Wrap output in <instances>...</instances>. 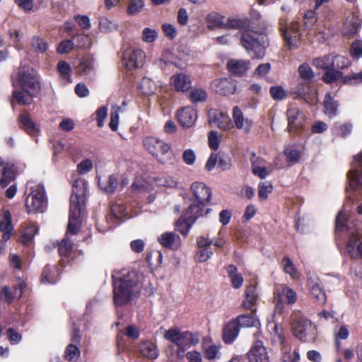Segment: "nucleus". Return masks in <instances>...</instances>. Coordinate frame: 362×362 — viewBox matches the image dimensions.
Wrapping results in <instances>:
<instances>
[{
    "mask_svg": "<svg viewBox=\"0 0 362 362\" xmlns=\"http://www.w3.org/2000/svg\"><path fill=\"white\" fill-rule=\"evenodd\" d=\"M207 96L206 91L202 88H192L189 95V100L193 103L204 102L206 100Z\"/></svg>",
    "mask_w": 362,
    "mask_h": 362,
    "instance_id": "45",
    "label": "nucleus"
},
{
    "mask_svg": "<svg viewBox=\"0 0 362 362\" xmlns=\"http://www.w3.org/2000/svg\"><path fill=\"white\" fill-rule=\"evenodd\" d=\"M26 188L30 189L25 199L27 212L28 214L45 212L47 207V198L43 184H35L33 181H29L27 182Z\"/></svg>",
    "mask_w": 362,
    "mask_h": 362,
    "instance_id": "5",
    "label": "nucleus"
},
{
    "mask_svg": "<svg viewBox=\"0 0 362 362\" xmlns=\"http://www.w3.org/2000/svg\"><path fill=\"white\" fill-rule=\"evenodd\" d=\"M307 286L313 294H325L321 281L315 272H306Z\"/></svg>",
    "mask_w": 362,
    "mask_h": 362,
    "instance_id": "25",
    "label": "nucleus"
},
{
    "mask_svg": "<svg viewBox=\"0 0 362 362\" xmlns=\"http://www.w3.org/2000/svg\"><path fill=\"white\" fill-rule=\"evenodd\" d=\"M97 178L98 186L102 190L108 194L115 192L117 185V178L115 175H110L107 180H102L100 177H97Z\"/></svg>",
    "mask_w": 362,
    "mask_h": 362,
    "instance_id": "35",
    "label": "nucleus"
},
{
    "mask_svg": "<svg viewBox=\"0 0 362 362\" xmlns=\"http://www.w3.org/2000/svg\"><path fill=\"white\" fill-rule=\"evenodd\" d=\"M13 100L19 105H28L33 103V97L40 88L37 72L32 66L23 65L20 67L18 76L13 80Z\"/></svg>",
    "mask_w": 362,
    "mask_h": 362,
    "instance_id": "1",
    "label": "nucleus"
},
{
    "mask_svg": "<svg viewBox=\"0 0 362 362\" xmlns=\"http://www.w3.org/2000/svg\"><path fill=\"white\" fill-rule=\"evenodd\" d=\"M293 335L302 341H306L307 337L315 335L316 329L310 320L303 317H298L291 323Z\"/></svg>",
    "mask_w": 362,
    "mask_h": 362,
    "instance_id": "8",
    "label": "nucleus"
},
{
    "mask_svg": "<svg viewBox=\"0 0 362 362\" xmlns=\"http://www.w3.org/2000/svg\"><path fill=\"white\" fill-rule=\"evenodd\" d=\"M333 68L337 70H341L349 65V60L341 55H334L333 54Z\"/></svg>",
    "mask_w": 362,
    "mask_h": 362,
    "instance_id": "56",
    "label": "nucleus"
},
{
    "mask_svg": "<svg viewBox=\"0 0 362 362\" xmlns=\"http://www.w3.org/2000/svg\"><path fill=\"white\" fill-rule=\"evenodd\" d=\"M240 331L239 326L236 320L228 322L223 329V340L226 344L232 343L237 337Z\"/></svg>",
    "mask_w": 362,
    "mask_h": 362,
    "instance_id": "26",
    "label": "nucleus"
},
{
    "mask_svg": "<svg viewBox=\"0 0 362 362\" xmlns=\"http://www.w3.org/2000/svg\"><path fill=\"white\" fill-rule=\"evenodd\" d=\"M269 92L272 98L275 100H282L286 96L285 90L281 86H272Z\"/></svg>",
    "mask_w": 362,
    "mask_h": 362,
    "instance_id": "64",
    "label": "nucleus"
},
{
    "mask_svg": "<svg viewBox=\"0 0 362 362\" xmlns=\"http://www.w3.org/2000/svg\"><path fill=\"white\" fill-rule=\"evenodd\" d=\"M281 266L286 274H288L293 280H298L300 277V274L288 257H285L281 260Z\"/></svg>",
    "mask_w": 362,
    "mask_h": 362,
    "instance_id": "32",
    "label": "nucleus"
},
{
    "mask_svg": "<svg viewBox=\"0 0 362 362\" xmlns=\"http://www.w3.org/2000/svg\"><path fill=\"white\" fill-rule=\"evenodd\" d=\"M209 123L211 124H217L218 127L220 129L223 130H227L230 129L232 124L228 117H223L221 113H214V115H211L210 113V119Z\"/></svg>",
    "mask_w": 362,
    "mask_h": 362,
    "instance_id": "39",
    "label": "nucleus"
},
{
    "mask_svg": "<svg viewBox=\"0 0 362 362\" xmlns=\"http://www.w3.org/2000/svg\"><path fill=\"white\" fill-rule=\"evenodd\" d=\"M145 53L140 49L127 47L122 54L123 65L129 70L141 67L145 60Z\"/></svg>",
    "mask_w": 362,
    "mask_h": 362,
    "instance_id": "10",
    "label": "nucleus"
},
{
    "mask_svg": "<svg viewBox=\"0 0 362 362\" xmlns=\"http://www.w3.org/2000/svg\"><path fill=\"white\" fill-rule=\"evenodd\" d=\"M13 289L16 294H23L31 291L28 282L21 278H17L16 279L13 284Z\"/></svg>",
    "mask_w": 362,
    "mask_h": 362,
    "instance_id": "51",
    "label": "nucleus"
},
{
    "mask_svg": "<svg viewBox=\"0 0 362 362\" xmlns=\"http://www.w3.org/2000/svg\"><path fill=\"white\" fill-rule=\"evenodd\" d=\"M333 63L334 62L332 54H329L320 57H317L313 61L314 66L325 71L332 69Z\"/></svg>",
    "mask_w": 362,
    "mask_h": 362,
    "instance_id": "41",
    "label": "nucleus"
},
{
    "mask_svg": "<svg viewBox=\"0 0 362 362\" xmlns=\"http://www.w3.org/2000/svg\"><path fill=\"white\" fill-rule=\"evenodd\" d=\"M206 204H202L199 202L193 203L189 206L185 211V216L191 223H194L196 220L203 215V211Z\"/></svg>",
    "mask_w": 362,
    "mask_h": 362,
    "instance_id": "28",
    "label": "nucleus"
},
{
    "mask_svg": "<svg viewBox=\"0 0 362 362\" xmlns=\"http://www.w3.org/2000/svg\"><path fill=\"white\" fill-rule=\"evenodd\" d=\"M249 60L230 59L227 62V68L229 72L238 77L244 76L250 67Z\"/></svg>",
    "mask_w": 362,
    "mask_h": 362,
    "instance_id": "18",
    "label": "nucleus"
},
{
    "mask_svg": "<svg viewBox=\"0 0 362 362\" xmlns=\"http://www.w3.org/2000/svg\"><path fill=\"white\" fill-rule=\"evenodd\" d=\"M118 25L116 22L110 21L106 17H101L99 19V29L101 32L108 33L116 30Z\"/></svg>",
    "mask_w": 362,
    "mask_h": 362,
    "instance_id": "46",
    "label": "nucleus"
},
{
    "mask_svg": "<svg viewBox=\"0 0 362 362\" xmlns=\"http://www.w3.org/2000/svg\"><path fill=\"white\" fill-rule=\"evenodd\" d=\"M139 350L145 357L155 359L158 356V351L156 346L151 341H144L139 344Z\"/></svg>",
    "mask_w": 362,
    "mask_h": 362,
    "instance_id": "31",
    "label": "nucleus"
},
{
    "mask_svg": "<svg viewBox=\"0 0 362 362\" xmlns=\"http://www.w3.org/2000/svg\"><path fill=\"white\" fill-rule=\"evenodd\" d=\"M127 213L126 207L121 203H115L110 206V214L107 217L109 228H115L129 218Z\"/></svg>",
    "mask_w": 362,
    "mask_h": 362,
    "instance_id": "13",
    "label": "nucleus"
},
{
    "mask_svg": "<svg viewBox=\"0 0 362 362\" xmlns=\"http://www.w3.org/2000/svg\"><path fill=\"white\" fill-rule=\"evenodd\" d=\"M69 234L70 233H69V231L67 230L66 237L58 245L59 253L60 256L62 257H68L72 252L74 243L67 237ZM71 235L73 234L71 233Z\"/></svg>",
    "mask_w": 362,
    "mask_h": 362,
    "instance_id": "40",
    "label": "nucleus"
},
{
    "mask_svg": "<svg viewBox=\"0 0 362 362\" xmlns=\"http://www.w3.org/2000/svg\"><path fill=\"white\" fill-rule=\"evenodd\" d=\"M347 199L348 200L344 205L343 209L340 210L337 214L336 218V230L337 232L339 230H343L345 228H346V225L343 222V217L345 215V213L348 211V205L349 202H352L354 197H352V194L349 192V189H346Z\"/></svg>",
    "mask_w": 362,
    "mask_h": 362,
    "instance_id": "36",
    "label": "nucleus"
},
{
    "mask_svg": "<svg viewBox=\"0 0 362 362\" xmlns=\"http://www.w3.org/2000/svg\"><path fill=\"white\" fill-rule=\"evenodd\" d=\"M233 119L237 129H243L246 133L250 131L252 126V119L245 118L242 110L238 106L233 109Z\"/></svg>",
    "mask_w": 362,
    "mask_h": 362,
    "instance_id": "23",
    "label": "nucleus"
},
{
    "mask_svg": "<svg viewBox=\"0 0 362 362\" xmlns=\"http://www.w3.org/2000/svg\"><path fill=\"white\" fill-rule=\"evenodd\" d=\"M361 25L359 19L355 16L347 18L343 27V34L344 35H352L356 34Z\"/></svg>",
    "mask_w": 362,
    "mask_h": 362,
    "instance_id": "37",
    "label": "nucleus"
},
{
    "mask_svg": "<svg viewBox=\"0 0 362 362\" xmlns=\"http://www.w3.org/2000/svg\"><path fill=\"white\" fill-rule=\"evenodd\" d=\"M176 239H180L177 234L174 232H165L158 237V241L163 247L172 248Z\"/></svg>",
    "mask_w": 362,
    "mask_h": 362,
    "instance_id": "42",
    "label": "nucleus"
},
{
    "mask_svg": "<svg viewBox=\"0 0 362 362\" xmlns=\"http://www.w3.org/2000/svg\"><path fill=\"white\" fill-rule=\"evenodd\" d=\"M191 191L197 202L208 204L211 200L212 192L210 187L201 182H195L191 185Z\"/></svg>",
    "mask_w": 362,
    "mask_h": 362,
    "instance_id": "14",
    "label": "nucleus"
},
{
    "mask_svg": "<svg viewBox=\"0 0 362 362\" xmlns=\"http://www.w3.org/2000/svg\"><path fill=\"white\" fill-rule=\"evenodd\" d=\"M350 54L355 59L362 57V40H358L351 44Z\"/></svg>",
    "mask_w": 362,
    "mask_h": 362,
    "instance_id": "62",
    "label": "nucleus"
},
{
    "mask_svg": "<svg viewBox=\"0 0 362 362\" xmlns=\"http://www.w3.org/2000/svg\"><path fill=\"white\" fill-rule=\"evenodd\" d=\"M61 269L58 265L47 264L42 270L41 281L54 284L60 279Z\"/></svg>",
    "mask_w": 362,
    "mask_h": 362,
    "instance_id": "22",
    "label": "nucleus"
},
{
    "mask_svg": "<svg viewBox=\"0 0 362 362\" xmlns=\"http://www.w3.org/2000/svg\"><path fill=\"white\" fill-rule=\"evenodd\" d=\"M120 107L115 106L113 107L112 109L114 110H112L110 113V122L109 124L110 128L112 131H116L118 128L119 124V110H120Z\"/></svg>",
    "mask_w": 362,
    "mask_h": 362,
    "instance_id": "60",
    "label": "nucleus"
},
{
    "mask_svg": "<svg viewBox=\"0 0 362 362\" xmlns=\"http://www.w3.org/2000/svg\"><path fill=\"white\" fill-rule=\"evenodd\" d=\"M158 32L155 29L145 28L142 31V40L147 43H152L157 40Z\"/></svg>",
    "mask_w": 362,
    "mask_h": 362,
    "instance_id": "53",
    "label": "nucleus"
},
{
    "mask_svg": "<svg viewBox=\"0 0 362 362\" xmlns=\"http://www.w3.org/2000/svg\"><path fill=\"white\" fill-rule=\"evenodd\" d=\"M170 84L176 92L185 93L192 88L190 76L185 73H175L170 76Z\"/></svg>",
    "mask_w": 362,
    "mask_h": 362,
    "instance_id": "15",
    "label": "nucleus"
},
{
    "mask_svg": "<svg viewBox=\"0 0 362 362\" xmlns=\"http://www.w3.org/2000/svg\"><path fill=\"white\" fill-rule=\"evenodd\" d=\"M39 228L35 225L25 226L21 235V242L24 245H29L35 235L38 233Z\"/></svg>",
    "mask_w": 362,
    "mask_h": 362,
    "instance_id": "38",
    "label": "nucleus"
},
{
    "mask_svg": "<svg viewBox=\"0 0 362 362\" xmlns=\"http://www.w3.org/2000/svg\"><path fill=\"white\" fill-rule=\"evenodd\" d=\"M113 294H139L141 275L136 271H115L112 275Z\"/></svg>",
    "mask_w": 362,
    "mask_h": 362,
    "instance_id": "3",
    "label": "nucleus"
},
{
    "mask_svg": "<svg viewBox=\"0 0 362 362\" xmlns=\"http://www.w3.org/2000/svg\"><path fill=\"white\" fill-rule=\"evenodd\" d=\"M317 21L316 13L313 10L307 11L304 14V25L308 30L313 28Z\"/></svg>",
    "mask_w": 362,
    "mask_h": 362,
    "instance_id": "58",
    "label": "nucleus"
},
{
    "mask_svg": "<svg viewBox=\"0 0 362 362\" xmlns=\"http://www.w3.org/2000/svg\"><path fill=\"white\" fill-rule=\"evenodd\" d=\"M88 185V182L82 178L76 179L72 185L68 223V231L70 233L76 234L80 230L81 211L86 204Z\"/></svg>",
    "mask_w": 362,
    "mask_h": 362,
    "instance_id": "2",
    "label": "nucleus"
},
{
    "mask_svg": "<svg viewBox=\"0 0 362 362\" xmlns=\"http://www.w3.org/2000/svg\"><path fill=\"white\" fill-rule=\"evenodd\" d=\"M284 153L286 157L287 162L291 165L298 163L301 158V152L295 145L288 146L285 148Z\"/></svg>",
    "mask_w": 362,
    "mask_h": 362,
    "instance_id": "34",
    "label": "nucleus"
},
{
    "mask_svg": "<svg viewBox=\"0 0 362 362\" xmlns=\"http://www.w3.org/2000/svg\"><path fill=\"white\" fill-rule=\"evenodd\" d=\"M208 140L209 146L212 150L216 151L219 148L221 137L217 132H210L209 134Z\"/></svg>",
    "mask_w": 362,
    "mask_h": 362,
    "instance_id": "57",
    "label": "nucleus"
},
{
    "mask_svg": "<svg viewBox=\"0 0 362 362\" xmlns=\"http://www.w3.org/2000/svg\"><path fill=\"white\" fill-rule=\"evenodd\" d=\"M324 113L330 119L337 116L339 111V102L335 100L330 93H327L323 101Z\"/></svg>",
    "mask_w": 362,
    "mask_h": 362,
    "instance_id": "24",
    "label": "nucleus"
},
{
    "mask_svg": "<svg viewBox=\"0 0 362 362\" xmlns=\"http://www.w3.org/2000/svg\"><path fill=\"white\" fill-rule=\"evenodd\" d=\"M279 30L286 45L289 49H296L300 44L301 33L300 25L296 22H292L289 25H285V20L280 18Z\"/></svg>",
    "mask_w": 362,
    "mask_h": 362,
    "instance_id": "7",
    "label": "nucleus"
},
{
    "mask_svg": "<svg viewBox=\"0 0 362 362\" xmlns=\"http://www.w3.org/2000/svg\"><path fill=\"white\" fill-rule=\"evenodd\" d=\"M193 223L184 216L180 217L176 222L175 229L182 235H186L188 234Z\"/></svg>",
    "mask_w": 362,
    "mask_h": 362,
    "instance_id": "48",
    "label": "nucleus"
},
{
    "mask_svg": "<svg viewBox=\"0 0 362 362\" xmlns=\"http://www.w3.org/2000/svg\"><path fill=\"white\" fill-rule=\"evenodd\" d=\"M250 22L248 18H228L225 23V28L246 29L250 26Z\"/></svg>",
    "mask_w": 362,
    "mask_h": 362,
    "instance_id": "33",
    "label": "nucleus"
},
{
    "mask_svg": "<svg viewBox=\"0 0 362 362\" xmlns=\"http://www.w3.org/2000/svg\"><path fill=\"white\" fill-rule=\"evenodd\" d=\"M189 334L188 332H181L175 329H170L165 333V338L176 346H181L183 344H187L185 339Z\"/></svg>",
    "mask_w": 362,
    "mask_h": 362,
    "instance_id": "27",
    "label": "nucleus"
},
{
    "mask_svg": "<svg viewBox=\"0 0 362 362\" xmlns=\"http://www.w3.org/2000/svg\"><path fill=\"white\" fill-rule=\"evenodd\" d=\"M298 73L300 78L304 81L298 82L295 93L307 103L312 105L317 104V93L311 88L310 84V81L315 76L312 68L308 64L304 63L299 66Z\"/></svg>",
    "mask_w": 362,
    "mask_h": 362,
    "instance_id": "6",
    "label": "nucleus"
},
{
    "mask_svg": "<svg viewBox=\"0 0 362 362\" xmlns=\"http://www.w3.org/2000/svg\"><path fill=\"white\" fill-rule=\"evenodd\" d=\"M80 356V350L78 347L74 344L68 345L65 350V358L69 361L76 360Z\"/></svg>",
    "mask_w": 362,
    "mask_h": 362,
    "instance_id": "54",
    "label": "nucleus"
},
{
    "mask_svg": "<svg viewBox=\"0 0 362 362\" xmlns=\"http://www.w3.org/2000/svg\"><path fill=\"white\" fill-rule=\"evenodd\" d=\"M214 252L211 247L199 248L197 252V258L199 262H204L211 257Z\"/></svg>",
    "mask_w": 362,
    "mask_h": 362,
    "instance_id": "63",
    "label": "nucleus"
},
{
    "mask_svg": "<svg viewBox=\"0 0 362 362\" xmlns=\"http://www.w3.org/2000/svg\"><path fill=\"white\" fill-rule=\"evenodd\" d=\"M144 6L143 0H131L127 8V13L130 16H135L142 10Z\"/></svg>",
    "mask_w": 362,
    "mask_h": 362,
    "instance_id": "52",
    "label": "nucleus"
},
{
    "mask_svg": "<svg viewBox=\"0 0 362 362\" xmlns=\"http://www.w3.org/2000/svg\"><path fill=\"white\" fill-rule=\"evenodd\" d=\"M223 19L224 16L218 13L212 12L209 13L206 17L208 28L209 30H214L218 28H225Z\"/></svg>",
    "mask_w": 362,
    "mask_h": 362,
    "instance_id": "30",
    "label": "nucleus"
},
{
    "mask_svg": "<svg viewBox=\"0 0 362 362\" xmlns=\"http://www.w3.org/2000/svg\"><path fill=\"white\" fill-rule=\"evenodd\" d=\"M240 42L251 58L257 59H261L264 57L266 48L269 45V40L264 31H247L243 33Z\"/></svg>",
    "mask_w": 362,
    "mask_h": 362,
    "instance_id": "4",
    "label": "nucleus"
},
{
    "mask_svg": "<svg viewBox=\"0 0 362 362\" xmlns=\"http://www.w3.org/2000/svg\"><path fill=\"white\" fill-rule=\"evenodd\" d=\"M342 76V73L339 70H337L334 68L326 70V72L322 76V80L326 83H332Z\"/></svg>",
    "mask_w": 362,
    "mask_h": 362,
    "instance_id": "49",
    "label": "nucleus"
},
{
    "mask_svg": "<svg viewBox=\"0 0 362 362\" xmlns=\"http://www.w3.org/2000/svg\"><path fill=\"white\" fill-rule=\"evenodd\" d=\"M353 125L351 122H346L344 124H339L336 122L333 127L334 132L343 138L348 137L352 132Z\"/></svg>",
    "mask_w": 362,
    "mask_h": 362,
    "instance_id": "44",
    "label": "nucleus"
},
{
    "mask_svg": "<svg viewBox=\"0 0 362 362\" xmlns=\"http://www.w3.org/2000/svg\"><path fill=\"white\" fill-rule=\"evenodd\" d=\"M349 187L351 190H362V150L354 157L351 169L347 173Z\"/></svg>",
    "mask_w": 362,
    "mask_h": 362,
    "instance_id": "9",
    "label": "nucleus"
},
{
    "mask_svg": "<svg viewBox=\"0 0 362 362\" xmlns=\"http://www.w3.org/2000/svg\"><path fill=\"white\" fill-rule=\"evenodd\" d=\"M250 362H269V358L262 341L258 340L247 353Z\"/></svg>",
    "mask_w": 362,
    "mask_h": 362,
    "instance_id": "19",
    "label": "nucleus"
},
{
    "mask_svg": "<svg viewBox=\"0 0 362 362\" xmlns=\"http://www.w3.org/2000/svg\"><path fill=\"white\" fill-rule=\"evenodd\" d=\"M177 120L185 129L193 127L197 120V110L190 106L185 107L177 111Z\"/></svg>",
    "mask_w": 362,
    "mask_h": 362,
    "instance_id": "16",
    "label": "nucleus"
},
{
    "mask_svg": "<svg viewBox=\"0 0 362 362\" xmlns=\"http://www.w3.org/2000/svg\"><path fill=\"white\" fill-rule=\"evenodd\" d=\"M139 88L145 95H151L157 90L156 83L148 77H144L139 83Z\"/></svg>",
    "mask_w": 362,
    "mask_h": 362,
    "instance_id": "43",
    "label": "nucleus"
},
{
    "mask_svg": "<svg viewBox=\"0 0 362 362\" xmlns=\"http://www.w3.org/2000/svg\"><path fill=\"white\" fill-rule=\"evenodd\" d=\"M234 320H236L239 327H250L258 330L260 326L259 320L251 315H240Z\"/></svg>",
    "mask_w": 362,
    "mask_h": 362,
    "instance_id": "29",
    "label": "nucleus"
},
{
    "mask_svg": "<svg viewBox=\"0 0 362 362\" xmlns=\"http://www.w3.org/2000/svg\"><path fill=\"white\" fill-rule=\"evenodd\" d=\"M288 119V130L290 133H295L303 128L305 115L302 111L295 107H289L286 111Z\"/></svg>",
    "mask_w": 362,
    "mask_h": 362,
    "instance_id": "12",
    "label": "nucleus"
},
{
    "mask_svg": "<svg viewBox=\"0 0 362 362\" xmlns=\"http://www.w3.org/2000/svg\"><path fill=\"white\" fill-rule=\"evenodd\" d=\"M57 70L60 74L62 78L67 83H71V66L70 65L64 62L60 61L57 64Z\"/></svg>",
    "mask_w": 362,
    "mask_h": 362,
    "instance_id": "47",
    "label": "nucleus"
},
{
    "mask_svg": "<svg viewBox=\"0 0 362 362\" xmlns=\"http://www.w3.org/2000/svg\"><path fill=\"white\" fill-rule=\"evenodd\" d=\"M21 124L23 128L29 134L34 133L37 131L35 124L27 115H22L21 117Z\"/></svg>",
    "mask_w": 362,
    "mask_h": 362,
    "instance_id": "55",
    "label": "nucleus"
},
{
    "mask_svg": "<svg viewBox=\"0 0 362 362\" xmlns=\"http://www.w3.org/2000/svg\"><path fill=\"white\" fill-rule=\"evenodd\" d=\"M16 168L13 163L5 162L0 158V186L7 187L16 178Z\"/></svg>",
    "mask_w": 362,
    "mask_h": 362,
    "instance_id": "17",
    "label": "nucleus"
},
{
    "mask_svg": "<svg viewBox=\"0 0 362 362\" xmlns=\"http://www.w3.org/2000/svg\"><path fill=\"white\" fill-rule=\"evenodd\" d=\"M144 145L153 156H165L171 153V146L165 141L154 136H147L144 141Z\"/></svg>",
    "mask_w": 362,
    "mask_h": 362,
    "instance_id": "11",
    "label": "nucleus"
},
{
    "mask_svg": "<svg viewBox=\"0 0 362 362\" xmlns=\"http://www.w3.org/2000/svg\"><path fill=\"white\" fill-rule=\"evenodd\" d=\"M108 108L107 106H102L95 111L97 125L102 127L104 125V121L107 116Z\"/></svg>",
    "mask_w": 362,
    "mask_h": 362,
    "instance_id": "61",
    "label": "nucleus"
},
{
    "mask_svg": "<svg viewBox=\"0 0 362 362\" xmlns=\"http://www.w3.org/2000/svg\"><path fill=\"white\" fill-rule=\"evenodd\" d=\"M361 238L359 232L351 233L346 244L347 251L353 259L362 258V243L358 244V242Z\"/></svg>",
    "mask_w": 362,
    "mask_h": 362,
    "instance_id": "20",
    "label": "nucleus"
},
{
    "mask_svg": "<svg viewBox=\"0 0 362 362\" xmlns=\"http://www.w3.org/2000/svg\"><path fill=\"white\" fill-rule=\"evenodd\" d=\"M251 163L252 171L255 175L258 176L261 179H264L269 175V173L267 168L256 165V161L254 159L251 160Z\"/></svg>",
    "mask_w": 362,
    "mask_h": 362,
    "instance_id": "59",
    "label": "nucleus"
},
{
    "mask_svg": "<svg viewBox=\"0 0 362 362\" xmlns=\"http://www.w3.org/2000/svg\"><path fill=\"white\" fill-rule=\"evenodd\" d=\"M213 86L215 91L222 95L235 93L237 86L230 78H221L214 81Z\"/></svg>",
    "mask_w": 362,
    "mask_h": 362,
    "instance_id": "21",
    "label": "nucleus"
},
{
    "mask_svg": "<svg viewBox=\"0 0 362 362\" xmlns=\"http://www.w3.org/2000/svg\"><path fill=\"white\" fill-rule=\"evenodd\" d=\"M4 219L6 221V225L3 231L2 239L7 241L10 239L13 226L11 222V216L9 211H6L4 215Z\"/></svg>",
    "mask_w": 362,
    "mask_h": 362,
    "instance_id": "50",
    "label": "nucleus"
}]
</instances>
